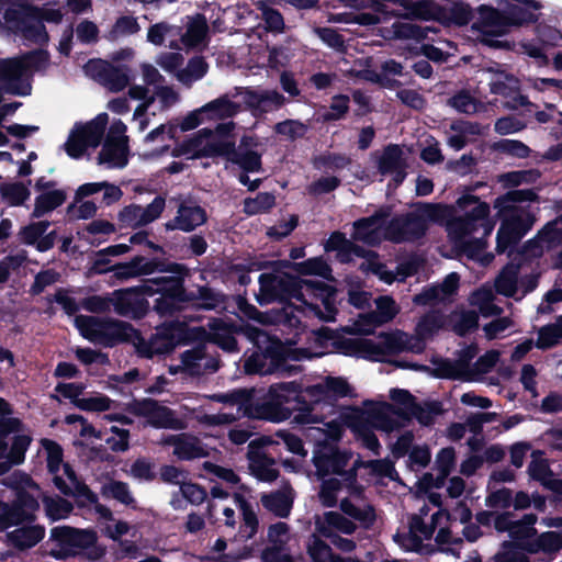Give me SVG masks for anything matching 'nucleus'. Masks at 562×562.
Returning a JSON list of instances; mask_svg holds the SVG:
<instances>
[{
  "instance_id": "obj_44",
  "label": "nucleus",
  "mask_w": 562,
  "mask_h": 562,
  "mask_svg": "<svg viewBox=\"0 0 562 562\" xmlns=\"http://www.w3.org/2000/svg\"><path fill=\"white\" fill-rule=\"evenodd\" d=\"M101 494L105 498H113L117 502L134 507L135 498L131 494L128 484L122 481L112 480L101 487Z\"/></svg>"
},
{
  "instance_id": "obj_20",
  "label": "nucleus",
  "mask_w": 562,
  "mask_h": 562,
  "mask_svg": "<svg viewBox=\"0 0 562 562\" xmlns=\"http://www.w3.org/2000/svg\"><path fill=\"white\" fill-rule=\"evenodd\" d=\"M207 222V213L204 207L193 200H183L178 204L177 214L165 223L167 232L181 231L192 233Z\"/></svg>"
},
{
  "instance_id": "obj_8",
  "label": "nucleus",
  "mask_w": 562,
  "mask_h": 562,
  "mask_svg": "<svg viewBox=\"0 0 562 562\" xmlns=\"http://www.w3.org/2000/svg\"><path fill=\"white\" fill-rule=\"evenodd\" d=\"M259 292L256 294V301L260 306L278 302L285 303L292 299L310 306L316 313H321L317 304L310 303L304 300V292H302L303 279L299 276H293L286 272L274 271L265 272L259 276Z\"/></svg>"
},
{
  "instance_id": "obj_5",
  "label": "nucleus",
  "mask_w": 562,
  "mask_h": 562,
  "mask_svg": "<svg viewBox=\"0 0 562 562\" xmlns=\"http://www.w3.org/2000/svg\"><path fill=\"white\" fill-rule=\"evenodd\" d=\"M98 533L93 529H79L71 526H56L50 529L48 554L56 560L82 557L91 562L101 561L106 548L98 542Z\"/></svg>"
},
{
  "instance_id": "obj_3",
  "label": "nucleus",
  "mask_w": 562,
  "mask_h": 562,
  "mask_svg": "<svg viewBox=\"0 0 562 562\" xmlns=\"http://www.w3.org/2000/svg\"><path fill=\"white\" fill-rule=\"evenodd\" d=\"M158 273H170L149 278V296L158 294L153 311L160 317H176L190 307L189 290L186 280L191 277V269L181 262L167 260Z\"/></svg>"
},
{
  "instance_id": "obj_10",
  "label": "nucleus",
  "mask_w": 562,
  "mask_h": 562,
  "mask_svg": "<svg viewBox=\"0 0 562 562\" xmlns=\"http://www.w3.org/2000/svg\"><path fill=\"white\" fill-rule=\"evenodd\" d=\"M348 426L356 438L362 441L363 447L372 451L374 456H380L381 445L373 428L392 430L395 426V420L381 409H370L367 414L361 412L353 415Z\"/></svg>"
},
{
  "instance_id": "obj_45",
  "label": "nucleus",
  "mask_w": 562,
  "mask_h": 562,
  "mask_svg": "<svg viewBox=\"0 0 562 562\" xmlns=\"http://www.w3.org/2000/svg\"><path fill=\"white\" fill-rule=\"evenodd\" d=\"M562 339V315L557 318L555 324H549L539 329L536 347L541 350L550 349Z\"/></svg>"
},
{
  "instance_id": "obj_12",
  "label": "nucleus",
  "mask_w": 562,
  "mask_h": 562,
  "mask_svg": "<svg viewBox=\"0 0 562 562\" xmlns=\"http://www.w3.org/2000/svg\"><path fill=\"white\" fill-rule=\"evenodd\" d=\"M38 509L37 498L27 491H21L12 502L0 503V531L34 522Z\"/></svg>"
},
{
  "instance_id": "obj_6",
  "label": "nucleus",
  "mask_w": 562,
  "mask_h": 562,
  "mask_svg": "<svg viewBox=\"0 0 562 562\" xmlns=\"http://www.w3.org/2000/svg\"><path fill=\"white\" fill-rule=\"evenodd\" d=\"M447 210L443 204L420 203L417 211L398 214L386 221L383 238L394 244L419 240L428 231V222L443 220Z\"/></svg>"
},
{
  "instance_id": "obj_50",
  "label": "nucleus",
  "mask_w": 562,
  "mask_h": 562,
  "mask_svg": "<svg viewBox=\"0 0 562 562\" xmlns=\"http://www.w3.org/2000/svg\"><path fill=\"white\" fill-rule=\"evenodd\" d=\"M42 447L46 451V467L50 474H57L60 470L64 458L63 447L55 440L44 438L41 440Z\"/></svg>"
},
{
  "instance_id": "obj_59",
  "label": "nucleus",
  "mask_w": 562,
  "mask_h": 562,
  "mask_svg": "<svg viewBox=\"0 0 562 562\" xmlns=\"http://www.w3.org/2000/svg\"><path fill=\"white\" fill-rule=\"evenodd\" d=\"M479 328V314L474 310L463 311L453 324V331L459 337H465L469 333Z\"/></svg>"
},
{
  "instance_id": "obj_31",
  "label": "nucleus",
  "mask_w": 562,
  "mask_h": 562,
  "mask_svg": "<svg viewBox=\"0 0 562 562\" xmlns=\"http://www.w3.org/2000/svg\"><path fill=\"white\" fill-rule=\"evenodd\" d=\"M473 9L469 3L454 2L448 10L438 7L435 19L443 25L465 26L473 19Z\"/></svg>"
},
{
  "instance_id": "obj_32",
  "label": "nucleus",
  "mask_w": 562,
  "mask_h": 562,
  "mask_svg": "<svg viewBox=\"0 0 562 562\" xmlns=\"http://www.w3.org/2000/svg\"><path fill=\"white\" fill-rule=\"evenodd\" d=\"M443 326V316L439 311H430L423 315L416 325L418 342L409 349L414 352H422L425 348L424 339L431 337Z\"/></svg>"
},
{
  "instance_id": "obj_46",
  "label": "nucleus",
  "mask_w": 562,
  "mask_h": 562,
  "mask_svg": "<svg viewBox=\"0 0 562 562\" xmlns=\"http://www.w3.org/2000/svg\"><path fill=\"white\" fill-rule=\"evenodd\" d=\"M452 297L453 296L440 283L431 286H425L420 293L413 297V302L416 305L426 306L451 301Z\"/></svg>"
},
{
  "instance_id": "obj_56",
  "label": "nucleus",
  "mask_w": 562,
  "mask_h": 562,
  "mask_svg": "<svg viewBox=\"0 0 562 562\" xmlns=\"http://www.w3.org/2000/svg\"><path fill=\"white\" fill-rule=\"evenodd\" d=\"M18 8L9 7L3 12V19L9 27L13 32H18L20 27L26 22V20H32L29 16L27 7H32L31 4L16 3Z\"/></svg>"
},
{
  "instance_id": "obj_47",
  "label": "nucleus",
  "mask_w": 562,
  "mask_h": 562,
  "mask_svg": "<svg viewBox=\"0 0 562 562\" xmlns=\"http://www.w3.org/2000/svg\"><path fill=\"white\" fill-rule=\"evenodd\" d=\"M452 297L453 296L440 283L431 286H425L420 293L413 297V302L416 305L426 306L451 301Z\"/></svg>"
},
{
  "instance_id": "obj_23",
  "label": "nucleus",
  "mask_w": 562,
  "mask_h": 562,
  "mask_svg": "<svg viewBox=\"0 0 562 562\" xmlns=\"http://www.w3.org/2000/svg\"><path fill=\"white\" fill-rule=\"evenodd\" d=\"M477 19L473 22L471 29L484 36H502L505 34L507 25L505 11L498 10L492 5L481 4L477 8Z\"/></svg>"
},
{
  "instance_id": "obj_25",
  "label": "nucleus",
  "mask_w": 562,
  "mask_h": 562,
  "mask_svg": "<svg viewBox=\"0 0 562 562\" xmlns=\"http://www.w3.org/2000/svg\"><path fill=\"white\" fill-rule=\"evenodd\" d=\"M301 285L302 292H304V300H307L306 296H310L311 299L321 301L322 305L324 306L327 313V316L322 318L326 322L334 321L335 315L337 314L336 288L325 283L324 281L306 279H303Z\"/></svg>"
},
{
  "instance_id": "obj_42",
  "label": "nucleus",
  "mask_w": 562,
  "mask_h": 562,
  "mask_svg": "<svg viewBox=\"0 0 562 562\" xmlns=\"http://www.w3.org/2000/svg\"><path fill=\"white\" fill-rule=\"evenodd\" d=\"M356 468L370 469L371 474L379 477H389L393 481L398 477L394 462L387 458L364 461L359 457L356 460Z\"/></svg>"
},
{
  "instance_id": "obj_21",
  "label": "nucleus",
  "mask_w": 562,
  "mask_h": 562,
  "mask_svg": "<svg viewBox=\"0 0 562 562\" xmlns=\"http://www.w3.org/2000/svg\"><path fill=\"white\" fill-rule=\"evenodd\" d=\"M168 259L161 257L134 256L128 261L113 265V277L119 281H127L158 273Z\"/></svg>"
},
{
  "instance_id": "obj_41",
  "label": "nucleus",
  "mask_w": 562,
  "mask_h": 562,
  "mask_svg": "<svg viewBox=\"0 0 562 562\" xmlns=\"http://www.w3.org/2000/svg\"><path fill=\"white\" fill-rule=\"evenodd\" d=\"M183 244L178 245L172 243L169 247L178 254L188 255L189 257H201L207 250V241L201 234H192L188 237H182Z\"/></svg>"
},
{
  "instance_id": "obj_17",
  "label": "nucleus",
  "mask_w": 562,
  "mask_h": 562,
  "mask_svg": "<svg viewBox=\"0 0 562 562\" xmlns=\"http://www.w3.org/2000/svg\"><path fill=\"white\" fill-rule=\"evenodd\" d=\"M390 398L394 404L383 402L375 409L386 411L403 419H409L414 416L423 425L429 423V416L425 414L424 408L417 403L416 397L409 391L397 387L391 389Z\"/></svg>"
},
{
  "instance_id": "obj_40",
  "label": "nucleus",
  "mask_w": 562,
  "mask_h": 562,
  "mask_svg": "<svg viewBox=\"0 0 562 562\" xmlns=\"http://www.w3.org/2000/svg\"><path fill=\"white\" fill-rule=\"evenodd\" d=\"M173 454L177 459L182 461H190L199 458H204L207 452L200 445V440L196 437L184 434L181 441L173 449Z\"/></svg>"
},
{
  "instance_id": "obj_29",
  "label": "nucleus",
  "mask_w": 562,
  "mask_h": 562,
  "mask_svg": "<svg viewBox=\"0 0 562 562\" xmlns=\"http://www.w3.org/2000/svg\"><path fill=\"white\" fill-rule=\"evenodd\" d=\"M224 303L225 295L209 285H198L195 291L189 290V304L194 311H213Z\"/></svg>"
},
{
  "instance_id": "obj_62",
  "label": "nucleus",
  "mask_w": 562,
  "mask_h": 562,
  "mask_svg": "<svg viewBox=\"0 0 562 562\" xmlns=\"http://www.w3.org/2000/svg\"><path fill=\"white\" fill-rule=\"evenodd\" d=\"M81 308L94 314L110 312L112 308V293L105 296L90 295L80 302Z\"/></svg>"
},
{
  "instance_id": "obj_14",
  "label": "nucleus",
  "mask_w": 562,
  "mask_h": 562,
  "mask_svg": "<svg viewBox=\"0 0 562 562\" xmlns=\"http://www.w3.org/2000/svg\"><path fill=\"white\" fill-rule=\"evenodd\" d=\"M532 218L530 215H512L502 221L496 235L495 250L498 255L508 251V256L514 258V250L520 239L531 229Z\"/></svg>"
},
{
  "instance_id": "obj_43",
  "label": "nucleus",
  "mask_w": 562,
  "mask_h": 562,
  "mask_svg": "<svg viewBox=\"0 0 562 562\" xmlns=\"http://www.w3.org/2000/svg\"><path fill=\"white\" fill-rule=\"evenodd\" d=\"M324 522L326 526H319L318 530L324 536L328 537L327 529H336L345 535L355 533L357 527L355 522L338 512H327L324 515Z\"/></svg>"
},
{
  "instance_id": "obj_15",
  "label": "nucleus",
  "mask_w": 562,
  "mask_h": 562,
  "mask_svg": "<svg viewBox=\"0 0 562 562\" xmlns=\"http://www.w3.org/2000/svg\"><path fill=\"white\" fill-rule=\"evenodd\" d=\"M407 161L398 144H387L378 158L376 168L382 176H392L387 190H396L407 177Z\"/></svg>"
},
{
  "instance_id": "obj_39",
  "label": "nucleus",
  "mask_w": 562,
  "mask_h": 562,
  "mask_svg": "<svg viewBox=\"0 0 562 562\" xmlns=\"http://www.w3.org/2000/svg\"><path fill=\"white\" fill-rule=\"evenodd\" d=\"M202 111L209 119H228L235 116L240 111V105L222 95L202 106Z\"/></svg>"
},
{
  "instance_id": "obj_37",
  "label": "nucleus",
  "mask_w": 562,
  "mask_h": 562,
  "mask_svg": "<svg viewBox=\"0 0 562 562\" xmlns=\"http://www.w3.org/2000/svg\"><path fill=\"white\" fill-rule=\"evenodd\" d=\"M376 311L371 312L364 316V319L370 325H382L391 322L397 314L398 310L393 297L389 295L380 296L376 300Z\"/></svg>"
},
{
  "instance_id": "obj_16",
  "label": "nucleus",
  "mask_w": 562,
  "mask_h": 562,
  "mask_svg": "<svg viewBox=\"0 0 562 562\" xmlns=\"http://www.w3.org/2000/svg\"><path fill=\"white\" fill-rule=\"evenodd\" d=\"M509 537L513 541H504L502 550L494 555V562H532L522 551L524 543H530V538L537 536V529H527L519 521L512 524Z\"/></svg>"
},
{
  "instance_id": "obj_64",
  "label": "nucleus",
  "mask_w": 562,
  "mask_h": 562,
  "mask_svg": "<svg viewBox=\"0 0 562 562\" xmlns=\"http://www.w3.org/2000/svg\"><path fill=\"white\" fill-rule=\"evenodd\" d=\"M140 26L137 22V19L133 15H122L116 19L113 24L110 34L113 37L133 35L138 33Z\"/></svg>"
},
{
  "instance_id": "obj_22",
  "label": "nucleus",
  "mask_w": 562,
  "mask_h": 562,
  "mask_svg": "<svg viewBox=\"0 0 562 562\" xmlns=\"http://www.w3.org/2000/svg\"><path fill=\"white\" fill-rule=\"evenodd\" d=\"M88 69L92 75L112 92L124 90L128 82V68L124 65L114 66L102 59L90 60Z\"/></svg>"
},
{
  "instance_id": "obj_26",
  "label": "nucleus",
  "mask_w": 562,
  "mask_h": 562,
  "mask_svg": "<svg viewBox=\"0 0 562 562\" xmlns=\"http://www.w3.org/2000/svg\"><path fill=\"white\" fill-rule=\"evenodd\" d=\"M127 137L115 138L108 136L101 151L98 155V162L109 164L112 167L124 168L128 162Z\"/></svg>"
},
{
  "instance_id": "obj_27",
  "label": "nucleus",
  "mask_w": 562,
  "mask_h": 562,
  "mask_svg": "<svg viewBox=\"0 0 562 562\" xmlns=\"http://www.w3.org/2000/svg\"><path fill=\"white\" fill-rule=\"evenodd\" d=\"M273 266H282L291 268L301 276H317L327 281H333V269L323 257L308 258L301 262H292L289 260H277Z\"/></svg>"
},
{
  "instance_id": "obj_55",
  "label": "nucleus",
  "mask_w": 562,
  "mask_h": 562,
  "mask_svg": "<svg viewBox=\"0 0 562 562\" xmlns=\"http://www.w3.org/2000/svg\"><path fill=\"white\" fill-rule=\"evenodd\" d=\"M32 442V438L29 435L16 434L12 438V443L8 452V459L10 463L19 465L24 462L25 453Z\"/></svg>"
},
{
  "instance_id": "obj_1",
  "label": "nucleus",
  "mask_w": 562,
  "mask_h": 562,
  "mask_svg": "<svg viewBox=\"0 0 562 562\" xmlns=\"http://www.w3.org/2000/svg\"><path fill=\"white\" fill-rule=\"evenodd\" d=\"M76 326L85 338L98 340L108 348L123 342H133L137 356L145 359L169 355L177 346L195 340L198 331L205 333L203 328H190L184 322L177 319L158 325L148 339L144 338L131 323L120 319H100L94 316L78 315Z\"/></svg>"
},
{
  "instance_id": "obj_34",
  "label": "nucleus",
  "mask_w": 562,
  "mask_h": 562,
  "mask_svg": "<svg viewBox=\"0 0 562 562\" xmlns=\"http://www.w3.org/2000/svg\"><path fill=\"white\" fill-rule=\"evenodd\" d=\"M562 549V536L557 531H544L530 543H524L522 551L536 554L540 551L544 553H557Z\"/></svg>"
},
{
  "instance_id": "obj_53",
  "label": "nucleus",
  "mask_w": 562,
  "mask_h": 562,
  "mask_svg": "<svg viewBox=\"0 0 562 562\" xmlns=\"http://www.w3.org/2000/svg\"><path fill=\"white\" fill-rule=\"evenodd\" d=\"M44 505L47 517L54 521L68 517L74 509L72 504L61 497H45Z\"/></svg>"
},
{
  "instance_id": "obj_52",
  "label": "nucleus",
  "mask_w": 562,
  "mask_h": 562,
  "mask_svg": "<svg viewBox=\"0 0 562 562\" xmlns=\"http://www.w3.org/2000/svg\"><path fill=\"white\" fill-rule=\"evenodd\" d=\"M30 42L36 44H45L48 41V33L41 20H26V22L18 31Z\"/></svg>"
},
{
  "instance_id": "obj_4",
  "label": "nucleus",
  "mask_w": 562,
  "mask_h": 562,
  "mask_svg": "<svg viewBox=\"0 0 562 562\" xmlns=\"http://www.w3.org/2000/svg\"><path fill=\"white\" fill-rule=\"evenodd\" d=\"M314 408L296 381L273 383L261 398H254L250 416L261 420L280 423L295 411L311 413Z\"/></svg>"
},
{
  "instance_id": "obj_11",
  "label": "nucleus",
  "mask_w": 562,
  "mask_h": 562,
  "mask_svg": "<svg viewBox=\"0 0 562 562\" xmlns=\"http://www.w3.org/2000/svg\"><path fill=\"white\" fill-rule=\"evenodd\" d=\"M196 158L224 157L227 161L237 165L243 172H260L262 170L261 154L252 151L237 153L232 140H211L203 145L194 155Z\"/></svg>"
},
{
  "instance_id": "obj_49",
  "label": "nucleus",
  "mask_w": 562,
  "mask_h": 562,
  "mask_svg": "<svg viewBox=\"0 0 562 562\" xmlns=\"http://www.w3.org/2000/svg\"><path fill=\"white\" fill-rule=\"evenodd\" d=\"M276 205V196L271 192H259L256 198H246L244 211L248 215L260 214L270 211Z\"/></svg>"
},
{
  "instance_id": "obj_9",
  "label": "nucleus",
  "mask_w": 562,
  "mask_h": 562,
  "mask_svg": "<svg viewBox=\"0 0 562 562\" xmlns=\"http://www.w3.org/2000/svg\"><path fill=\"white\" fill-rule=\"evenodd\" d=\"M149 293V279H146L142 284L135 286L114 290L112 292V310L121 317L140 321L150 310L147 300Z\"/></svg>"
},
{
  "instance_id": "obj_18",
  "label": "nucleus",
  "mask_w": 562,
  "mask_h": 562,
  "mask_svg": "<svg viewBox=\"0 0 562 562\" xmlns=\"http://www.w3.org/2000/svg\"><path fill=\"white\" fill-rule=\"evenodd\" d=\"M391 214L392 206L382 205L372 215L358 218L352 225V239L370 246L378 245L380 243V229L383 231Z\"/></svg>"
},
{
  "instance_id": "obj_30",
  "label": "nucleus",
  "mask_w": 562,
  "mask_h": 562,
  "mask_svg": "<svg viewBox=\"0 0 562 562\" xmlns=\"http://www.w3.org/2000/svg\"><path fill=\"white\" fill-rule=\"evenodd\" d=\"M109 116L105 112L98 114L86 124L77 123L75 132L83 139L89 148H97L103 138Z\"/></svg>"
},
{
  "instance_id": "obj_28",
  "label": "nucleus",
  "mask_w": 562,
  "mask_h": 562,
  "mask_svg": "<svg viewBox=\"0 0 562 562\" xmlns=\"http://www.w3.org/2000/svg\"><path fill=\"white\" fill-rule=\"evenodd\" d=\"M45 537V528L41 525L18 527L7 533L10 546L18 550H26L35 547Z\"/></svg>"
},
{
  "instance_id": "obj_36",
  "label": "nucleus",
  "mask_w": 562,
  "mask_h": 562,
  "mask_svg": "<svg viewBox=\"0 0 562 562\" xmlns=\"http://www.w3.org/2000/svg\"><path fill=\"white\" fill-rule=\"evenodd\" d=\"M204 359H206V347L203 344L184 350L180 355L182 372L190 376H201L203 374L202 361Z\"/></svg>"
},
{
  "instance_id": "obj_13",
  "label": "nucleus",
  "mask_w": 562,
  "mask_h": 562,
  "mask_svg": "<svg viewBox=\"0 0 562 562\" xmlns=\"http://www.w3.org/2000/svg\"><path fill=\"white\" fill-rule=\"evenodd\" d=\"M126 412L136 417H144L147 424L156 429H180L181 422L176 417L175 412L157 400L146 397L134 398L126 405Z\"/></svg>"
},
{
  "instance_id": "obj_35",
  "label": "nucleus",
  "mask_w": 562,
  "mask_h": 562,
  "mask_svg": "<svg viewBox=\"0 0 562 562\" xmlns=\"http://www.w3.org/2000/svg\"><path fill=\"white\" fill-rule=\"evenodd\" d=\"M66 199L67 193L64 190H50L43 192L35 198L34 209L31 216L40 218L63 205L66 202Z\"/></svg>"
},
{
  "instance_id": "obj_7",
  "label": "nucleus",
  "mask_w": 562,
  "mask_h": 562,
  "mask_svg": "<svg viewBox=\"0 0 562 562\" xmlns=\"http://www.w3.org/2000/svg\"><path fill=\"white\" fill-rule=\"evenodd\" d=\"M475 187H469L467 192L457 200V206L464 215L451 218L447 224L449 236L454 241H463L465 237L482 228L484 236L490 235L495 223L490 218V205L481 202L479 196L471 194Z\"/></svg>"
},
{
  "instance_id": "obj_51",
  "label": "nucleus",
  "mask_w": 562,
  "mask_h": 562,
  "mask_svg": "<svg viewBox=\"0 0 562 562\" xmlns=\"http://www.w3.org/2000/svg\"><path fill=\"white\" fill-rule=\"evenodd\" d=\"M492 149L515 158H528L531 149L521 140L503 138L492 145Z\"/></svg>"
},
{
  "instance_id": "obj_2",
  "label": "nucleus",
  "mask_w": 562,
  "mask_h": 562,
  "mask_svg": "<svg viewBox=\"0 0 562 562\" xmlns=\"http://www.w3.org/2000/svg\"><path fill=\"white\" fill-rule=\"evenodd\" d=\"M247 331L259 351H254L244 361L246 374L268 375L278 373L292 376L301 372L300 366L288 364V360L300 361L307 355L306 349L291 348L278 337L270 336L265 330L254 326H249Z\"/></svg>"
},
{
  "instance_id": "obj_57",
  "label": "nucleus",
  "mask_w": 562,
  "mask_h": 562,
  "mask_svg": "<svg viewBox=\"0 0 562 562\" xmlns=\"http://www.w3.org/2000/svg\"><path fill=\"white\" fill-rule=\"evenodd\" d=\"M349 101L348 95L336 94L329 105V111L322 114L323 122H334L344 119L349 111Z\"/></svg>"
},
{
  "instance_id": "obj_54",
  "label": "nucleus",
  "mask_w": 562,
  "mask_h": 562,
  "mask_svg": "<svg viewBox=\"0 0 562 562\" xmlns=\"http://www.w3.org/2000/svg\"><path fill=\"white\" fill-rule=\"evenodd\" d=\"M539 195L533 189H516L506 192L504 195L495 200L494 206L496 209L505 207L504 203H522V202H537Z\"/></svg>"
},
{
  "instance_id": "obj_38",
  "label": "nucleus",
  "mask_w": 562,
  "mask_h": 562,
  "mask_svg": "<svg viewBox=\"0 0 562 562\" xmlns=\"http://www.w3.org/2000/svg\"><path fill=\"white\" fill-rule=\"evenodd\" d=\"M262 506L274 514L277 517L286 518L289 517L293 499L281 491L262 494L261 496Z\"/></svg>"
},
{
  "instance_id": "obj_60",
  "label": "nucleus",
  "mask_w": 562,
  "mask_h": 562,
  "mask_svg": "<svg viewBox=\"0 0 562 562\" xmlns=\"http://www.w3.org/2000/svg\"><path fill=\"white\" fill-rule=\"evenodd\" d=\"M448 105L464 114H473L477 110L476 100L467 90H460L449 98Z\"/></svg>"
},
{
  "instance_id": "obj_63",
  "label": "nucleus",
  "mask_w": 562,
  "mask_h": 562,
  "mask_svg": "<svg viewBox=\"0 0 562 562\" xmlns=\"http://www.w3.org/2000/svg\"><path fill=\"white\" fill-rule=\"evenodd\" d=\"M541 173L538 169L510 171L503 176V180L507 187H518L522 183H535Z\"/></svg>"
},
{
  "instance_id": "obj_24",
  "label": "nucleus",
  "mask_w": 562,
  "mask_h": 562,
  "mask_svg": "<svg viewBox=\"0 0 562 562\" xmlns=\"http://www.w3.org/2000/svg\"><path fill=\"white\" fill-rule=\"evenodd\" d=\"M305 392L311 397L308 403L318 404L321 401L338 400L351 395L352 389L346 379L341 376H327L324 383L306 387Z\"/></svg>"
},
{
  "instance_id": "obj_33",
  "label": "nucleus",
  "mask_w": 562,
  "mask_h": 562,
  "mask_svg": "<svg viewBox=\"0 0 562 562\" xmlns=\"http://www.w3.org/2000/svg\"><path fill=\"white\" fill-rule=\"evenodd\" d=\"M521 261L516 262V257L505 265L495 280V290L506 297H514L517 292L518 274Z\"/></svg>"
},
{
  "instance_id": "obj_61",
  "label": "nucleus",
  "mask_w": 562,
  "mask_h": 562,
  "mask_svg": "<svg viewBox=\"0 0 562 562\" xmlns=\"http://www.w3.org/2000/svg\"><path fill=\"white\" fill-rule=\"evenodd\" d=\"M434 363L436 364L434 370V375L436 378L465 381V375L456 361H451L450 359H439Z\"/></svg>"
},
{
  "instance_id": "obj_19",
  "label": "nucleus",
  "mask_w": 562,
  "mask_h": 562,
  "mask_svg": "<svg viewBox=\"0 0 562 562\" xmlns=\"http://www.w3.org/2000/svg\"><path fill=\"white\" fill-rule=\"evenodd\" d=\"M27 65L19 58H8L0 60V81L3 83L5 92L14 95H29L32 86L25 78Z\"/></svg>"
},
{
  "instance_id": "obj_48",
  "label": "nucleus",
  "mask_w": 562,
  "mask_h": 562,
  "mask_svg": "<svg viewBox=\"0 0 562 562\" xmlns=\"http://www.w3.org/2000/svg\"><path fill=\"white\" fill-rule=\"evenodd\" d=\"M49 226V221L31 222L30 224L20 228L18 237L22 244L34 246L37 250V244L42 235L46 233Z\"/></svg>"
},
{
  "instance_id": "obj_58",
  "label": "nucleus",
  "mask_w": 562,
  "mask_h": 562,
  "mask_svg": "<svg viewBox=\"0 0 562 562\" xmlns=\"http://www.w3.org/2000/svg\"><path fill=\"white\" fill-rule=\"evenodd\" d=\"M2 196L12 206H20L30 198V190L22 182H14L1 188Z\"/></svg>"
}]
</instances>
